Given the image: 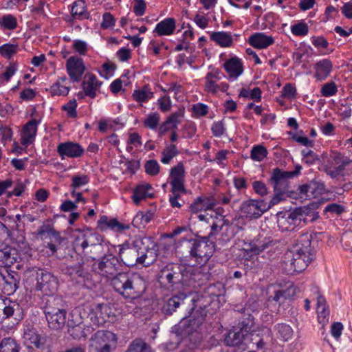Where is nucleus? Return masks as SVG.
I'll return each instance as SVG.
<instances>
[{"label": "nucleus", "mask_w": 352, "mask_h": 352, "mask_svg": "<svg viewBox=\"0 0 352 352\" xmlns=\"http://www.w3.org/2000/svg\"><path fill=\"white\" fill-rule=\"evenodd\" d=\"M221 78V73L219 69H214L208 72L205 78V91L212 94H217L219 89L217 82Z\"/></svg>", "instance_id": "nucleus-38"}, {"label": "nucleus", "mask_w": 352, "mask_h": 352, "mask_svg": "<svg viewBox=\"0 0 352 352\" xmlns=\"http://www.w3.org/2000/svg\"><path fill=\"white\" fill-rule=\"evenodd\" d=\"M301 170L302 166L300 164H296L293 171H285L279 168L272 170L268 180L274 192L270 199L271 205H276L287 197H296L294 195L295 192L290 189L289 179L299 175Z\"/></svg>", "instance_id": "nucleus-4"}, {"label": "nucleus", "mask_w": 352, "mask_h": 352, "mask_svg": "<svg viewBox=\"0 0 352 352\" xmlns=\"http://www.w3.org/2000/svg\"><path fill=\"white\" fill-rule=\"evenodd\" d=\"M249 332L245 330L239 329V331L230 330L224 339L226 345L230 346H239L244 341L249 338Z\"/></svg>", "instance_id": "nucleus-33"}, {"label": "nucleus", "mask_w": 352, "mask_h": 352, "mask_svg": "<svg viewBox=\"0 0 352 352\" xmlns=\"http://www.w3.org/2000/svg\"><path fill=\"white\" fill-rule=\"evenodd\" d=\"M24 343L29 348H35L44 352L45 339L34 329H28L23 334Z\"/></svg>", "instance_id": "nucleus-24"}, {"label": "nucleus", "mask_w": 352, "mask_h": 352, "mask_svg": "<svg viewBox=\"0 0 352 352\" xmlns=\"http://www.w3.org/2000/svg\"><path fill=\"white\" fill-rule=\"evenodd\" d=\"M118 247V256L122 265L129 267L138 265L148 267L157 257L156 245L148 238L136 239L131 243L126 242Z\"/></svg>", "instance_id": "nucleus-2"}, {"label": "nucleus", "mask_w": 352, "mask_h": 352, "mask_svg": "<svg viewBox=\"0 0 352 352\" xmlns=\"http://www.w3.org/2000/svg\"><path fill=\"white\" fill-rule=\"evenodd\" d=\"M132 274H133L129 272H119L111 278V286L114 290L123 298L126 294L125 290L128 288Z\"/></svg>", "instance_id": "nucleus-25"}, {"label": "nucleus", "mask_w": 352, "mask_h": 352, "mask_svg": "<svg viewBox=\"0 0 352 352\" xmlns=\"http://www.w3.org/2000/svg\"><path fill=\"white\" fill-rule=\"evenodd\" d=\"M19 50L18 45L6 43L0 46V54L7 59H10Z\"/></svg>", "instance_id": "nucleus-51"}, {"label": "nucleus", "mask_w": 352, "mask_h": 352, "mask_svg": "<svg viewBox=\"0 0 352 352\" xmlns=\"http://www.w3.org/2000/svg\"><path fill=\"white\" fill-rule=\"evenodd\" d=\"M85 78V80L82 83L85 94L91 98H95L96 91L100 89L102 82L99 81L93 74H87Z\"/></svg>", "instance_id": "nucleus-27"}, {"label": "nucleus", "mask_w": 352, "mask_h": 352, "mask_svg": "<svg viewBox=\"0 0 352 352\" xmlns=\"http://www.w3.org/2000/svg\"><path fill=\"white\" fill-rule=\"evenodd\" d=\"M160 114L157 112H155L146 116V117L143 121V124L144 127L147 129L155 130L158 127L160 124Z\"/></svg>", "instance_id": "nucleus-48"}, {"label": "nucleus", "mask_w": 352, "mask_h": 352, "mask_svg": "<svg viewBox=\"0 0 352 352\" xmlns=\"http://www.w3.org/2000/svg\"><path fill=\"white\" fill-rule=\"evenodd\" d=\"M177 154L178 151L176 146L175 144H170L162 151L161 162L164 164H168Z\"/></svg>", "instance_id": "nucleus-46"}, {"label": "nucleus", "mask_w": 352, "mask_h": 352, "mask_svg": "<svg viewBox=\"0 0 352 352\" xmlns=\"http://www.w3.org/2000/svg\"><path fill=\"white\" fill-rule=\"evenodd\" d=\"M190 244V255L200 265H205L214 252V243L208 237L196 234L195 238L188 240Z\"/></svg>", "instance_id": "nucleus-7"}, {"label": "nucleus", "mask_w": 352, "mask_h": 352, "mask_svg": "<svg viewBox=\"0 0 352 352\" xmlns=\"http://www.w3.org/2000/svg\"><path fill=\"white\" fill-rule=\"evenodd\" d=\"M184 108H179L177 111L168 116L166 120L169 123H172L174 127L177 128V125L182 122V120L184 116Z\"/></svg>", "instance_id": "nucleus-58"}, {"label": "nucleus", "mask_w": 352, "mask_h": 352, "mask_svg": "<svg viewBox=\"0 0 352 352\" xmlns=\"http://www.w3.org/2000/svg\"><path fill=\"white\" fill-rule=\"evenodd\" d=\"M70 90L69 86L61 85L59 82H54L50 87V93L52 96H63L68 94Z\"/></svg>", "instance_id": "nucleus-56"}, {"label": "nucleus", "mask_w": 352, "mask_h": 352, "mask_svg": "<svg viewBox=\"0 0 352 352\" xmlns=\"http://www.w3.org/2000/svg\"><path fill=\"white\" fill-rule=\"evenodd\" d=\"M17 25L16 18L12 14H5L0 19V27L4 30H14Z\"/></svg>", "instance_id": "nucleus-47"}, {"label": "nucleus", "mask_w": 352, "mask_h": 352, "mask_svg": "<svg viewBox=\"0 0 352 352\" xmlns=\"http://www.w3.org/2000/svg\"><path fill=\"white\" fill-rule=\"evenodd\" d=\"M0 310L3 311V318H12L16 322L23 318V310L19 304L9 301L7 305L5 300L0 299Z\"/></svg>", "instance_id": "nucleus-22"}, {"label": "nucleus", "mask_w": 352, "mask_h": 352, "mask_svg": "<svg viewBox=\"0 0 352 352\" xmlns=\"http://www.w3.org/2000/svg\"><path fill=\"white\" fill-rule=\"evenodd\" d=\"M275 329L277 331L278 336L285 341L288 340L292 336L293 330L289 324H278L275 326Z\"/></svg>", "instance_id": "nucleus-52"}, {"label": "nucleus", "mask_w": 352, "mask_h": 352, "mask_svg": "<svg viewBox=\"0 0 352 352\" xmlns=\"http://www.w3.org/2000/svg\"><path fill=\"white\" fill-rule=\"evenodd\" d=\"M276 244V241L272 240L270 237L258 235L250 240L247 245L245 250L252 252L254 254H258L265 249L272 247Z\"/></svg>", "instance_id": "nucleus-23"}, {"label": "nucleus", "mask_w": 352, "mask_h": 352, "mask_svg": "<svg viewBox=\"0 0 352 352\" xmlns=\"http://www.w3.org/2000/svg\"><path fill=\"white\" fill-rule=\"evenodd\" d=\"M77 101L76 99L70 100L67 104L62 107V109L67 113L69 118H76L78 116Z\"/></svg>", "instance_id": "nucleus-60"}, {"label": "nucleus", "mask_w": 352, "mask_h": 352, "mask_svg": "<svg viewBox=\"0 0 352 352\" xmlns=\"http://www.w3.org/2000/svg\"><path fill=\"white\" fill-rule=\"evenodd\" d=\"M188 298L186 294L179 292L168 298H164L161 306V311L165 316H171L180 305L184 303Z\"/></svg>", "instance_id": "nucleus-20"}, {"label": "nucleus", "mask_w": 352, "mask_h": 352, "mask_svg": "<svg viewBox=\"0 0 352 352\" xmlns=\"http://www.w3.org/2000/svg\"><path fill=\"white\" fill-rule=\"evenodd\" d=\"M223 290L224 288L223 285L220 283H217L215 284H210V285H208L204 289V293H206L214 300V298H218L219 296L223 294Z\"/></svg>", "instance_id": "nucleus-49"}, {"label": "nucleus", "mask_w": 352, "mask_h": 352, "mask_svg": "<svg viewBox=\"0 0 352 352\" xmlns=\"http://www.w3.org/2000/svg\"><path fill=\"white\" fill-rule=\"evenodd\" d=\"M175 28V19L172 17L166 18L156 25L153 32L160 36H170L174 33Z\"/></svg>", "instance_id": "nucleus-35"}, {"label": "nucleus", "mask_w": 352, "mask_h": 352, "mask_svg": "<svg viewBox=\"0 0 352 352\" xmlns=\"http://www.w3.org/2000/svg\"><path fill=\"white\" fill-rule=\"evenodd\" d=\"M223 67L230 78L234 79H236L243 72L241 60L236 56L227 60L223 64Z\"/></svg>", "instance_id": "nucleus-32"}, {"label": "nucleus", "mask_w": 352, "mask_h": 352, "mask_svg": "<svg viewBox=\"0 0 352 352\" xmlns=\"http://www.w3.org/2000/svg\"><path fill=\"white\" fill-rule=\"evenodd\" d=\"M311 236L309 234H304L299 236L297 239V242L294 248L291 250L296 252H299L305 254H309L310 256H313L311 254Z\"/></svg>", "instance_id": "nucleus-40"}, {"label": "nucleus", "mask_w": 352, "mask_h": 352, "mask_svg": "<svg viewBox=\"0 0 352 352\" xmlns=\"http://www.w3.org/2000/svg\"><path fill=\"white\" fill-rule=\"evenodd\" d=\"M80 324V322L74 326L69 324L68 333L74 339H80L85 336V332L83 331L82 327Z\"/></svg>", "instance_id": "nucleus-63"}, {"label": "nucleus", "mask_w": 352, "mask_h": 352, "mask_svg": "<svg viewBox=\"0 0 352 352\" xmlns=\"http://www.w3.org/2000/svg\"><path fill=\"white\" fill-rule=\"evenodd\" d=\"M71 14L74 19L80 21L89 19L91 16L85 0H76L72 3Z\"/></svg>", "instance_id": "nucleus-36"}, {"label": "nucleus", "mask_w": 352, "mask_h": 352, "mask_svg": "<svg viewBox=\"0 0 352 352\" xmlns=\"http://www.w3.org/2000/svg\"><path fill=\"white\" fill-rule=\"evenodd\" d=\"M314 77L317 80H324L330 74L333 69L332 62L327 58H324L318 61L314 66Z\"/></svg>", "instance_id": "nucleus-29"}, {"label": "nucleus", "mask_w": 352, "mask_h": 352, "mask_svg": "<svg viewBox=\"0 0 352 352\" xmlns=\"http://www.w3.org/2000/svg\"><path fill=\"white\" fill-rule=\"evenodd\" d=\"M267 155L266 148L262 145H256L252 147L251 150V158L257 162H261Z\"/></svg>", "instance_id": "nucleus-54"}, {"label": "nucleus", "mask_w": 352, "mask_h": 352, "mask_svg": "<svg viewBox=\"0 0 352 352\" xmlns=\"http://www.w3.org/2000/svg\"><path fill=\"white\" fill-rule=\"evenodd\" d=\"M312 259L309 254L289 250L284 255L282 267L286 274L294 275L304 271Z\"/></svg>", "instance_id": "nucleus-8"}, {"label": "nucleus", "mask_w": 352, "mask_h": 352, "mask_svg": "<svg viewBox=\"0 0 352 352\" xmlns=\"http://www.w3.org/2000/svg\"><path fill=\"white\" fill-rule=\"evenodd\" d=\"M56 151L62 160L78 158L85 153V149L78 143L67 141L61 142L57 146Z\"/></svg>", "instance_id": "nucleus-18"}, {"label": "nucleus", "mask_w": 352, "mask_h": 352, "mask_svg": "<svg viewBox=\"0 0 352 352\" xmlns=\"http://www.w3.org/2000/svg\"><path fill=\"white\" fill-rule=\"evenodd\" d=\"M21 259L18 251L16 248L5 244H0V267H3L6 270L16 264V269H19V260Z\"/></svg>", "instance_id": "nucleus-14"}, {"label": "nucleus", "mask_w": 352, "mask_h": 352, "mask_svg": "<svg viewBox=\"0 0 352 352\" xmlns=\"http://www.w3.org/2000/svg\"><path fill=\"white\" fill-rule=\"evenodd\" d=\"M66 309L59 312H54L53 314L45 316L48 326L52 329L58 330L62 329L66 322Z\"/></svg>", "instance_id": "nucleus-37"}, {"label": "nucleus", "mask_w": 352, "mask_h": 352, "mask_svg": "<svg viewBox=\"0 0 352 352\" xmlns=\"http://www.w3.org/2000/svg\"><path fill=\"white\" fill-rule=\"evenodd\" d=\"M309 213L310 210L305 207L278 212L276 214L278 227L282 232L293 231L300 226L302 221H307Z\"/></svg>", "instance_id": "nucleus-6"}, {"label": "nucleus", "mask_w": 352, "mask_h": 352, "mask_svg": "<svg viewBox=\"0 0 352 352\" xmlns=\"http://www.w3.org/2000/svg\"><path fill=\"white\" fill-rule=\"evenodd\" d=\"M193 307L190 309L194 311L192 317H184L174 327L175 332L182 336H190L196 332L205 322V318L208 312L207 307L213 302V300L206 293L197 296V299L191 300Z\"/></svg>", "instance_id": "nucleus-3"}, {"label": "nucleus", "mask_w": 352, "mask_h": 352, "mask_svg": "<svg viewBox=\"0 0 352 352\" xmlns=\"http://www.w3.org/2000/svg\"><path fill=\"white\" fill-rule=\"evenodd\" d=\"M91 320L97 325H103L114 317L112 309L108 304H96L91 309Z\"/></svg>", "instance_id": "nucleus-17"}, {"label": "nucleus", "mask_w": 352, "mask_h": 352, "mask_svg": "<svg viewBox=\"0 0 352 352\" xmlns=\"http://www.w3.org/2000/svg\"><path fill=\"white\" fill-rule=\"evenodd\" d=\"M239 96L243 98H249L256 102H259L261 99V90L259 87H254L252 90L242 88L240 91Z\"/></svg>", "instance_id": "nucleus-53"}, {"label": "nucleus", "mask_w": 352, "mask_h": 352, "mask_svg": "<svg viewBox=\"0 0 352 352\" xmlns=\"http://www.w3.org/2000/svg\"><path fill=\"white\" fill-rule=\"evenodd\" d=\"M211 131L214 137H221L226 131L223 122L222 120L214 122L211 126Z\"/></svg>", "instance_id": "nucleus-64"}, {"label": "nucleus", "mask_w": 352, "mask_h": 352, "mask_svg": "<svg viewBox=\"0 0 352 352\" xmlns=\"http://www.w3.org/2000/svg\"><path fill=\"white\" fill-rule=\"evenodd\" d=\"M126 352H152L151 346L142 338H135L129 345Z\"/></svg>", "instance_id": "nucleus-42"}, {"label": "nucleus", "mask_w": 352, "mask_h": 352, "mask_svg": "<svg viewBox=\"0 0 352 352\" xmlns=\"http://www.w3.org/2000/svg\"><path fill=\"white\" fill-rule=\"evenodd\" d=\"M117 336L107 330H99L90 340L89 352H111L116 346Z\"/></svg>", "instance_id": "nucleus-9"}, {"label": "nucleus", "mask_w": 352, "mask_h": 352, "mask_svg": "<svg viewBox=\"0 0 352 352\" xmlns=\"http://www.w3.org/2000/svg\"><path fill=\"white\" fill-rule=\"evenodd\" d=\"M234 317L239 320V328L250 332L254 325L255 316L258 314L256 305H245L241 309L234 310Z\"/></svg>", "instance_id": "nucleus-11"}, {"label": "nucleus", "mask_w": 352, "mask_h": 352, "mask_svg": "<svg viewBox=\"0 0 352 352\" xmlns=\"http://www.w3.org/2000/svg\"><path fill=\"white\" fill-rule=\"evenodd\" d=\"M243 230L242 224H240L239 219H234L231 222L226 219L224 230L222 233V240L224 242L230 241L240 231Z\"/></svg>", "instance_id": "nucleus-34"}, {"label": "nucleus", "mask_w": 352, "mask_h": 352, "mask_svg": "<svg viewBox=\"0 0 352 352\" xmlns=\"http://www.w3.org/2000/svg\"><path fill=\"white\" fill-rule=\"evenodd\" d=\"M338 87L335 82L330 81L324 84L321 88L320 93L322 96L331 97L336 94Z\"/></svg>", "instance_id": "nucleus-57"}, {"label": "nucleus", "mask_w": 352, "mask_h": 352, "mask_svg": "<svg viewBox=\"0 0 352 352\" xmlns=\"http://www.w3.org/2000/svg\"><path fill=\"white\" fill-rule=\"evenodd\" d=\"M65 67L72 82H78L82 80L86 69L82 58L78 56H72L67 59Z\"/></svg>", "instance_id": "nucleus-15"}, {"label": "nucleus", "mask_w": 352, "mask_h": 352, "mask_svg": "<svg viewBox=\"0 0 352 352\" xmlns=\"http://www.w3.org/2000/svg\"><path fill=\"white\" fill-rule=\"evenodd\" d=\"M193 116L199 118L206 116L208 113V107L204 103H196L192 107Z\"/></svg>", "instance_id": "nucleus-61"}, {"label": "nucleus", "mask_w": 352, "mask_h": 352, "mask_svg": "<svg viewBox=\"0 0 352 352\" xmlns=\"http://www.w3.org/2000/svg\"><path fill=\"white\" fill-rule=\"evenodd\" d=\"M248 43L254 48L264 49L272 45L274 43V39L272 36L258 32L251 35Z\"/></svg>", "instance_id": "nucleus-31"}, {"label": "nucleus", "mask_w": 352, "mask_h": 352, "mask_svg": "<svg viewBox=\"0 0 352 352\" xmlns=\"http://www.w3.org/2000/svg\"><path fill=\"white\" fill-rule=\"evenodd\" d=\"M2 277L1 290L3 294L10 296L19 287L20 277L19 274L11 270H6V273L1 272Z\"/></svg>", "instance_id": "nucleus-19"}, {"label": "nucleus", "mask_w": 352, "mask_h": 352, "mask_svg": "<svg viewBox=\"0 0 352 352\" xmlns=\"http://www.w3.org/2000/svg\"><path fill=\"white\" fill-rule=\"evenodd\" d=\"M146 289V283L140 275L133 274L124 298L137 299L141 297Z\"/></svg>", "instance_id": "nucleus-16"}, {"label": "nucleus", "mask_w": 352, "mask_h": 352, "mask_svg": "<svg viewBox=\"0 0 352 352\" xmlns=\"http://www.w3.org/2000/svg\"><path fill=\"white\" fill-rule=\"evenodd\" d=\"M216 202L210 197L200 196L197 197L190 204L189 208L192 213H197L202 210H210L215 206Z\"/></svg>", "instance_id": "nucleus-28"}, {"label": "nucleus", "mask_w": 352, "mask_h": 352, "mask_svg": "<svg viewBox=\"0 0 352 352\" xmlns=\"http://www.w3.org/2000/svg\"><path fill=\"white\" fill-rule=\"evenodd\" d=\"M170 177L171 180H185V170L182 162H179L177 166L171 168Z\"/></svg>", "instance_id": "nucleus-55"}, {"label": "nucleus", "mask_w": 352, "mask_h": 352, "mask_svg": "<svg viewBox=\"0 0 352 352\" xmlns=\"http://www.w3.org/2000/svg\"><path fill=\"white\" fill-rule=\"evenodd\" d=\"M25 274L28 278H35V289L40 291L44 296L54 294L57 292L58 280L52 273L43 269L32 267L28 269Z\"/></svg>", "instance_id": "nucleus-5"}, {"label": "nucleus", "mask_w": 352, "mask_h": 352, "mask_svg": "<svg viewBox=\"0 0 352 352\" xmlns=\"http://www.w3.org/2000/svg\"><path fill=\"white\" fill-rule=\"evenodd\" d=\"M109 245L110 242L105 240L102 235L93 232L90 228L77 230L72 243L74 250L87 258L95 260L104 253L95 263V270L107 278L113 277L122 267L119 256L111 252Z\"/></svg>", "instance_id": "nucleus-1"}, {"label": "nucleus", "mask_w": 352, "mask_h": 352, "mask_svg": "<svg viewBox=\"0 0 352 352\" xmlns=\"http://www.w3.org/2000/svg\"><path fill=\"white\" fill-rule=\"evenodd\" d=\"M145 172L151 176L158 175L160 170V166L158 162L155 160H150L146 162L144 164Z\"/></svg>", "instance_id": "nucleus-59"}, {"label": "nucleus", "mask_w": 352, "mask_h": 352, "mask_svg": "<svg viewBox=\"0 0 352 352\" xmlns=\"http://www.w3.org/2000/svg\"><path fill=\"white\" fill-rule=\"evenodd\" d=\"M40 122V120L32 119L24 125L22 130L21 141L23 145L28 146L34 141L37 132V126Z\"/></svg>", "instance_id": "nucleus-26"}, {"label": "nucleus", "mask_w": 352, "mask_h": 352, "mask_svg": "<svg viewBox=\"0 0 352 352\" xmlns=\"http://www.w3.org/2000/svg\"><path fill=\"white\" fill-rule=\"evenodd\" d=\"M153 190L151 184L148 183H142L136 186L133 190V193L131 197L133 203L135 205H139L140 201L146 198H153V193L150 190Z\"/></svg>", "instance_id": "nucleus-30"}, {"label": "nucleus", "mask_w": 352, "mask_h": 352, "mask_svg": "<svg viewBox=\"0 0 352 352\" xmlns=\"http://www.w3.org/2000/svg\"><path fill=\"white\" fill-rule=\"evenodd\" d=\"M226 219L224 217L221 216L219 218H217L216 221L212 223L210 232L206 237H208L210 239V238L218 234L221 230L223 231Z\"/></svg>", "instance_id": "nucleus-50"}, {"label": "nucleus", "mask_w": 352, "mask_h": 352, "mask_svg": "<svg viewBox=\"0 0 352 352\" xmlns=\"http://www.w3.org/2000/svg\"><path fill=\"white\" fill-rule=\"evenodd\" d=\"M274 206L270 201L267 204L263 199H248L242 203L241 210L248 218L258 219Z\"/></svg>", "instance_id": "nucleus-13"}, {"label": "nucleus", "mask_w": 352, "mask_h": 352, "mask_svg": "<svg viewBox=\"0 0 352 352\" xmlns=\"http://www.w3.org/2000/svg\"><path fill=\"white\" fill-rule=\"evenodd\" d=\"M296 292V288L291 284L287 290L278 289L274 291V294L268 297V302H275L280 305L283 301L282 300L286 299L288 297L294 296Z\"/></svg>", "instance_id": "nucleus-41"}, {"label": "nucleus", "mask_w": 352, "mask_h": 352, "mask_svg": "<svg viewBox=\"0 0 352 352\" xmlns=\"http://www.w3.org/2000/svg\"><path fill=\"white\" fill-rule=\"evenodd\" d=\"M19 344L12 338H5L0 342V352H19Z\"/></svg>", "instance_id": "nucleus-43"}, {"label": "nucleus", "mask_w": 352, "mask_h": 352, "mask_svg": "<svg viewBox=\"0 0 352 352\" xmlns=\"http://www.w3.org/2000/svg\"><path fill=\"white\" fill-rule=\"evenodd\" d=\"M331 157V164L338 168V170H343L351 162L347 157L338 152L333 153Z\"/></svg>", "instance_id": "nucleus-45"}, {"label": "nucleus", "mask_w": 352, "mask_h": 352, "mask_svg": "<svg viewBox=\"0 0 352 352\" xmlns=\"http://www.w3.org/2000/svg\"><path fill=\"white\" fill-rule=\"evenodd\" d=\"M302 155V160L305 163L308 165H312L316 163L318 160V155L314 153L312 150L303 149L301 152Z\"/></svg>", "instance_id": "nucleus-62"}, {"label": "nucleus", "mask_w": 352, "mask_h": 352, "mask_svg": "<svg viewBox=\"0 0 352 352\" xmlns=\"http://www.w3.org/2000/svg\"><path fill=\"white\" fill-rule=\"evenodd\" d=\"M210 38L221 47H230L234 43L232 34L228 32H214L210 34Z\"/></svg>", "instance_id": "nucleus-39"}, {"label": "nucleus", "mask_w": 352, "mask_h": 352, "mask_svg": "<svg viewBox=\"0 0 352 352\" xmlns=\"http://www.w3.org/2000/svg\"><path fill=\"white\" fill-rule=\"evenodd\" d=\"M65 274L69 276L71 280L82 286H86L91 280L88 265L83 261L67 266L65 270Z\"/></svg>", "instance_id": "nucleus-12"}, {"label": "nucleus", "mask_w": 352, "mask_h": 352, "mask_svg": "<svg viewBox=\"0 0 352 352\" xmlns=\"http://www.w3.org/2000/svg\"><path fill=\"white\" fill-rule=\"evenodd\" d=\"M159 280L167 288H173L175 285L184 282L183 267L177 263H169L161 271Z\"/></svg>", "instance_id": "nucleus-10"}, {"label": "nucleus", "mask_w": 352, "mask_h": 352, "mask_svg": "<svg viewBox=\"0 0 352 352\" xmlns=\"http://www.w3.org/2000/svg\"><path fill=\"white\" fill-rule=\"evenodd\" d=\"M42 308L45 315L47 316L54 312L63 311V309H65V304L61 296L51 294L43 298Z\"/></svg>", "instance_id": "nucleus-21"}, {"label": "nucleus", "mask_w": 352, "mask_h": 352, "mask_svg": "<svg viewBox=\"0 0 352 352\" xmlns=\"http://www.w3.org/2000/svg\"><path fill=\"white\" fill-rule=\"evenodd\" d=\"M153 97V93L150 91L147 86L141 89H135L132 94L133 99L138 102H146Z\"/></svg>", "instance_id": "nucleus-44"}]
</instances>
